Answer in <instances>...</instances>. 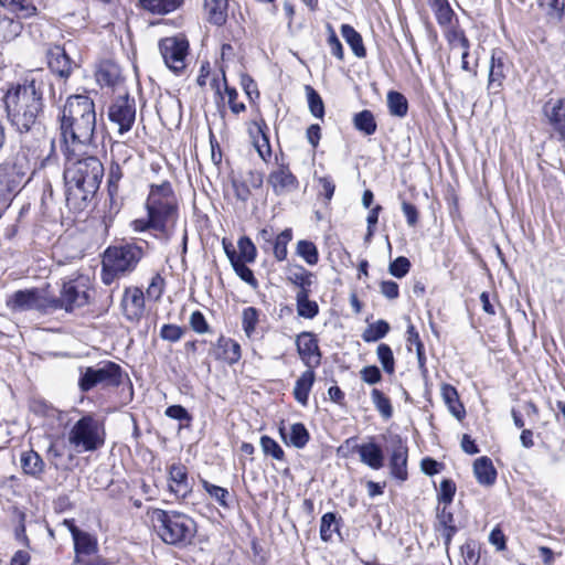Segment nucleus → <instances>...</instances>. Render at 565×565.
I'll return each mask as SVG.
<instances>
[{
  "mask_svg": "<svg viewBox=\"0 0 565 565\" xmlns=\"http://www.w3.org/2000/svg\"><path fill=\"white\" fill-rule=\"evenodd\" d=\"M64 153L75 154L92 145L96 130V109L86 95L70 96L60 116Z\"/></svg>",
  "mask_w": 565,
  "mask_h": 565,
  "instance_id": "obj_1",
  "label": "nucleus"
},
{
  "mask_svg": "<svg viewBox=\"0 0 565 565\" xmlns=\"http://www.w3.org/2000/svg\"><path fill=\"white\" fill-rule=\"evenodd\" d=\"M42 88L36 79H25L9 89L4 96L8 118L20 134L32 132L38 126L42 113Z\"/></svg>",
  "mask_w": 565,
  "mask_h": 565,
  "instance_id": "obj_2",
  "label": "nucleus"
},
{
  "mask_svg": "<svg viewBox=\"0 0 565 565\" xmlns=\"http://www.w3.org/2000/svg\"><path fill=\"white\" fill-rule=\"evenodd\" d=\"M81 152L65 153L66 166L63 177L68 201L90 200L99 189L104 177V166L100 160L94 156L81 158Z\"/></svg>",
  "mask_w": 565,
  "mask_h": 565,
  "instance_id": "obj_3",
  "label": "nucleus"
},
{
  "mask_svg": "<svg viewBox=\"0 0 565 565\" xmlns=\"http://www.w3.org/2000/svg\"><path fill=\"white\" fill-rule=\"evenodd\" d=\"M149 518L156 533L166 544H185L196 533L193 519L181 512L153 509L149 512Z\"/></svg>",
  "mask_w": 565,
  "mask_h": 565,
  "instance_id": "obj_4",
  "label": "nucleus"
},
{
  "mask_svg": "<svg viewBox=\"0 0 565 565\" xmlns=\"http://www.w3.org/2000/svg\"><path fill=\"white\" fill-rule=\"evenodd\" d=\"M148 216L154 217V224H163L167 228L178 218L179 203L175 192L169 181L152 183L146 200Z\"/></svg>",
  "mask_w": 565,
  "mask_h": 565,
  "instance_id": "obj_5",
  "label": "nucleus"
},
{
  "mask_svg": "<svg viewBox=\"0 0 565 565\" xmlns=\"http://www.w3.org/2000/svg\"><path fill=\"white\" fill-rule=\"evenodd\" d=\"M67 439L78 452L95 451L105 443L104 424L90 414L84 415L72 426Z\"/></svg>",
  "mask_w": 565,
  "mask_h": 565,
  "instance_id": "obj_6",
  "label": "nucleus"
},
{
  "mask_svg": "<svg viewBox=\"0 0 565 565\" xmlns=\"http://www.w3.org/2000/svg\"><path fill=\"white\" fill-rule=\"evenodd\" d=\"M143 256V247L136 243L109 246L104 253L108 267L114 271H121V275L132 273Z\"/></svg>",
  "mask_w": 565,
  "mask_h": 565,
  "instance_id": "obj_7",
  "label": "nucleus"
},
{
  "mask_svg": "<svg viewBox=\"0 0 565 565\" xmlns=\"http://www.w3.org/2000/svg\"><path fill=\"white\" fill-rule=\"evenodd\" d=\"M53 296L42 289L18 290L7 299V306L15 312L36 310L43 313L54 311Z\"/></svg>",
  "mask_w": 565,
  "mask_h": 565,
  "instance_id": "obj_8",
  "label": "nucleus"
},
{
  "mask_svg": "<svg viewBox=\"0 0 565 565\" xmlns=\"http://www.w3.org/2000/svg\"><path fill=\"white\" fill-rule=\"evenodd\" d=\"M164 65L177 76L184 73L188 65L190 44L186 38H161L158 44Z\"/></svg>",
  "mask_w": 565,
  "mask_h": 565,
  "instance_id": "obj_9",
  "label": "nucleus"
},
{
  "mask_svg": "<svg viewBox=\"0 0 565 565\" xmlns=\"http://www.w3.org/2000/svg\"><path fill=\"white\" fill-rule=\"evenodd\" d=\"M53 309H64L73 311L75 308L84 307L88 303V278L78 276L74 279L64 281L60 297L53 296Z\"/></svg>",
  "mask_w": 565,
  "mask_h": 565,
  "instance_id": "obj_10",
  "label": "nucleus"
},
{
  "mask_svg": "<svg viewBox=\"0 0 565 565\" xmlns=\"http://www.w3.org/2000/svg\"><path fill=\"white\" fill-rule=\"evenodd\" d=\"M108 117L118 125L120 134L129 131L136 118L135 99L128 94L116 97L109 106Z\"/></svg>",
  "mask_w": 565,
  "mask_h": 565,
  "instance_id": "obj_11",
  "label": "nucleus"
},
{
  "mask_svg": "<svg viewBox=\"0 0 565 565\" xmlns=\"http://www.w3.org/2000/svg\"><path fill=\"white\" fill-rule=\"evenodd\" d=\"M428 3L445 35H465V30L458 24V19L450 8L448 0H428Z\"/></svg>",
  "mask_w": 565,
  "mask_h": 565,
  "instance_id": "obj_12",
  "label": "nucleus"
},
{
  "mask_svg": "<svg viewBox=\"0 0 565 565\" xmlns=\"http://www.w3.org/2000/svg\"><path fill=\"white\" fill-rule=\"evenodd\" d=\"M296 345L301 361L310 369L320 364L321 353L318 339L312 332L303 331L297 335Z\"/></svg>",
  "mask_w": 565,
  "mask_h": 565,
  "instance_id": "obj_13",
  "label": "nucleus"
},
{
  "mask_svg": "<svg viewBox=\"0 0 565 565\" xmlns=\"http://www.w3.org/2000/svg\"><path fill=\"white\" fill-rule=\"evenodd\" d=\"M408 447L399 436L393 439V449L390 457V468L393 478L398 481L407 480Z\"/></svg>",
  "mask_w": 565,
  "mask_h": 565,
  "instance_id": "obj_14",
  "label": "nucleus"
},
{
  "mask_svg": "<svg viewBox=\"0 0 565 565\" xmlns=\"http://www.w3.org/2000/svg\"><path fill=\"white\" fill-rule=\"evenodd\" d=\"M353 451L360 457V461L373 470L384 467V451L382 447L370 437L367 443L353 446Z\"/></svg>",
  "mask_w": 565,
  "mask_h": 565,
  "instance_id": "obj_15",
  "label": "nucleus"
},
{
  "mask_svg": "<svg viewBox=\"0 0 565 565\" xmlns=\"http://www.w3.org/2000/svg\"><path fill=\"white\" fill-rule=\"evenodd\" d=\"M121 307L125 317L130 321H138L145 311V296L140 288H126Z\"/></svg>",
  "mask_w": 565,
  "mask_h": 565,
  "instance_id": "obj_16",
  "label": "nucleus"
},
{
  "mask_svg": "<svg viewBox=\"0 0 565 565\" xmlns=\"http://www.w3.org/2000/svg\"><path fill=\"white\" fill-rule=\"evenodd\" d=\"M168 473L170 491L178 498H185L192 490L186 467L182 463H172Z\"/></svg>",
  "mask_w": 565,
  "mask_h": 565,
  "instance_id": "obj_17",
  "label": "nucleus"
},
{
  "mask_svg": "<svg viewBox=\"0 0 565 565\" xmlns=\"http://www.w3.org/2000/svg\"><path fill=\"white\" fill-rule=\"evenodd\" d=\"M268 183L278 195L291 192L298 186L296 177L285 166H280L269 174Z\"/></svg>",
  "mask_w": 565,
  "mask_h": 565,
  "instance_id": "obj_18",
  "label": "nucleus"
},
{
  "mask_svg": "<svg viewBox=\"0 0 565 565\" xmlns=\"http://www.w3.org/2000/svg\"><path fill=\"white\" fill-rule=\"evenodd\" d=\"M212 352L215 359L230 365L237 363L242 356L241 345L235 340L223 335L217 339Z\"/></svg>",
  "mask_w": 565,
  "mask_h": 565,
  "instance_id": "obj_19",
  "label": "nucleus"
},
{
  "mask_svg": "<svg viewBox=\"0 0 565 565\" xmlns=\"http://www.w3.org/2000/svg\"><path fill=\"white\" fill-rule=\"evenodd\" d=\"M95 77L100 86L107 87H115L122 81L120 67L111 60H103L97 64Z\"/></svg>",
  "mask_w": 565,
  "mask_h": 565,
  "instance_id": "obj_20",
  "label": "nucleus"
},
{
  "mask_svg": "<svg viewBox=\"0 0 565 565\" xmlns=\"http://www.w3.org/2000/svg\"><path fill=\"white\" fill-rule=\"evenodd\" d=\"M543 110L551 126L565 141V98L550 100L544 105Z\"/></svg>",
  "mask_w": 565,
  "mask_h": 565,
  "instance_id": "obj_21",
  "label": "nucleus"
},
{
  "mask_svg": "<svg viewBox=\"0 0 565 565\" xmlns=\"http://www.w3.org/2000/svg\"><path fill=\"white\" fill-rule=\"evenodd\" d=\"M20 465L24 475L40 480L45 470V462L33 449L22 451Z\"/></svg>",
  "mask_w": 565,
  "mask_h": 565,
  "instance_id": "obj_22",
  "label": "nucleus"
},
{
  "mask_svg": "<svg viewBox=\"0 0 565 565\" xmlns=\"http://www.w3.org/2000/svg\"><path fill=\"white\" fill-rule=\"evenodd\" d=\"M104 386H118L121 383V367L115 362H104L94 367V373Z\"/></svg>",
  "mask_w": 565,
  "mask_h": 565,
  "instance_id": "obj_23",
  "label": "nucleus"
},
{
  "mask_svg": "<svg viewBox=\"0 0 565 565\" xmlns=\"http://www.w3.org/2000/svg\"><path fill=\"white\" fill-rule=\"evenodd\" d=\"M279 433L285 444L291 445L298 449L303 448L310 439L308 429L301 423L292 424L289 431H286L284 427H280Z\"/></svg>",
  "mask_w": 565,
  "mask_h": 565,
  "instance_id": "obj_24",
  "label": "nucleus"
},
{
  "mask_svg": "<svg viewBox=\"0 0 565 565\" xmlns=\"http://www.w3.org/2000/svg\"><path fill=\"white\" fill-rule=\"evenodd\" d=\"M473 473L482 486H492L497 479V470L488 457H480L473 463Z\"/></svg>",
  "mask_w": 565,
  "mask_h": 565,
  "instance_id": "obj_25",
  "label": "nucleus"
},
{
  "mask_svg": "<svg viewBox=\"0 0 565 565\" xmlns=\"http://www.w3.org/2000/svg\"><path fill=\"white\" fill-rule=\"evenodd\" d=\"M315 382V372L313 369H308L305 371L300 377L296 381L294 387V396L295 399L300 403L302 406L308 404L309 393Z\"/></svg>",
  "mask_w": 565,
  "mask_h": 565,
  "instance_id": "obj_26",
  "label": "nucleus"
},
{
  "mask_svg": "<svg viewBox=\"0 0 565 565\" xmlns=\"http://www.w3.org/2000/svg\"><path fill=\"white\" fill-rule=\"evenodd\" d=\"M438 530L445 539V545L448 546L452 536L457 532L452 513L448 510V505L438 508L437 511Z\"/></svg>",
  "mask_w": 565,
  "mask_h": 565,
  "instance_id": "obj_27",
  "label": "nucleus"
},
{
  "mask_svg": "<svg viewBox=\"0 0 565 565\" xmlns=\"http://www.w3.org/2000/svg\"><path fill=\"white\" fill-rule=\"evenodd\" d=\"M66 523L70 525V531L74 540L76 553L85 555L93 554L96 551V542L94 539L89 534L79 531L70 521H66Z\"/></svg>",
  "mask_w": 565,
  "mask_h": 565,
  "instance_id": "obj_28",
  "label": "nucleus"
},
{
  "mask_svg": "<svg viewBox=\"0 0 565 565\" xmlns=\"http://www.w3.org/2000/svg\"><path fill=\"white\" fill-rule=\"evenodd\" d=\"M440 391L443 399L447 405L449 412L456 418L461 419L465 416L466 412L463 405L459 399V394L457 390L450 384H443Z\"/></svg>",
  "mask_w": 565,
  "mask_h": 565,
  "instance_id": "obj_29",
  "label": "nucleus"
},
{
  "mask_svg": "<svg viewBox=\"0 0 565 565\" xmlns=\"http://www.w3.org/2000/svg\"><path fill=\"white\" fill-rule=\"evenodd\" d=\"M228 0H205V10L210 22L222 25L227 19Z\"/></svg>",
  "mask_w": 565,
  "mask_h": 565,
  "instance_id": "obj_30",
  "label": "nucleus"
},
{
  "mask_svg": "<svg viewBox=\"0 0 565 565\" xmlns=\"http://www.w3.org/2000/svg\"><path fill=\"white\" fill-rule=\"evenodd\" d=\"M548 22L559 23L565 14V0H537Z\"/></svg>",
  "mask_w": 565,
  "mask_h": 565,
  "instance_id": "obj_31",
  "label": "nucleus"
},
{
  "mask_svg": "<svg viewBox=\"0 0 565 565\" xmlns=\"http://www.w3.org/2000/svg\"><path fill=\"white\" fill-rule=\"evenodd\" d=\"M504 64L501 58H495L494 54L491 58V66L489 71L488 89L494 94L499 93L503 85Z\"/></svg>",
  "mask_w": 565,
  "mask_h": 565,
  "instance_id": "obj_32",
  "label": "nucleus"
},
{
  "mask_svg": "<svg viewBox=\"0 0 565 565\" xmlns=\"http://www.w3.org/2000/svg\"><path fill=\"white\" fill-rule=\"evenodd\" d=\"M297 312L306 319L315 318L319 312V306L316 301L309 300V290H299L296 295Z\"/></svg>",
  "mask_w": 565,
  "mask_h": 565,
  "instance_id": "obj_33",
  "label": "nucleus"
},
{
  "mask_svg": "<svg viewBox=\"0 0 565 565\" xmlns=\"http://www.w3.org/2000/svg\"><path fill=\"white\" fill-rule=\"evenodd\" d=\"M184 0H140L143 9L159 14L172 12L181 7Z\"/></svg>",
  "mask_w": 565,
  "mask_h": 565,
  "instance_id": "obj_34",
  "label": "nucleus"
},
{
  "mask_svg": "<svg viewBox=\"0 0 565 565\" xmlns=\"http://www.w3.org/2000/svg\"><path fill=\"white\" fill-rule=\"evenodd\" d=\"M49 64L54 72L63 77H67L71 73V60L60 47H56L55 52H51Z\"/></svg>",
  "mask_w": 565,
  "mask_h": 565,
  "instance_id": "obj_35",
  "label": "nucleus"
},
{
  "mask_svg": "<svg viewBox=\"0 0 565 565\" xmlns=\"http://www.w3.org/2000/svg\"><path fill=\"white\" fill-rule=\"evenodd\" d=\"M353 125L356 130L366 136L373 135L376 131L377 125L371 110H362L354 115Z\"/></svg>",
  "mask_w": 565,
  "mask_h": 565,
  "instance_id": "obj_36",
  "label": "nucleus"
},
{
  "mask_svg": "<svg viewBox=\"0 0 565 565\" xmlns=\"http://www.w3.org/2000/svg\"><path fill=\"white\" fill-rule=\"evenodd\" d=\"M387 106L390 114L397 117H405L408 110V103L405 96L398 92L387 94Z\"/></svg>",
  "mask_w": 565,
  "mask_h": 565,
  "instance_id": "obj_37",
  "label": "nucleus"
},
{
  "mask_svg": "<svg viewBox=\"0 0 565 565\" xmlns=\"http://www.w3.org/2000/svg\"><path fill=\"white\" fill-rule=\"evenodd\" d=\"M390 331V324L385 320H377L367 326L362 333V339L370 343L384 338Z\"/></svg>",
  "mask_w": 565,
  "mask_h": 565,
  "instance_id": "obj_38",
  "label": "nucleus"
},
{
  "mask_svg": "<svg viewBox=\"0 0 565 565\" xmlns=\"http://www.w3.org/2000/svg\"><path fill=\"white\" fill-rule=\"evenodd\" d=\"M6 177H8V180L6 181V191L8 193H12L21 185L24 177L26 175V170L23 164H14L10 168H6Z\"/></svg>",
  "mask_w": 565,
  "mask_h": 565,
  "instance_id": "obj_39",
  "label": "nucleus"
},
{
  "mask_svg": "<svg viewBox=\"0 0 565 565\" xmlns=\"http://www.w3.org/2000/svg\"><path fill=\"white\" fill-rule=\"evenodd\" d=\"M372 402L384 419H390L393 416V407L388 397L377 388H373L371 392Z\"/></svg>",
  "mask_w": 565,
  "mask_h": 565,
  "instance_id": "obj_40",
  "label": "nucleus"
},
{
  "mask_svg": "<svg viewBox=\"0 0 565 565\" xmlns=\"http://www.w3.org/2000/svg\"><path fill=\"white\" fill-rule=\"evenodd\" d=\"M257 126H258L259 137L257 139H255V141H254L255 148H256L259 157L264 161H267L271 156V148H270L269 139L265 131V130H267V125L265 124L264 120H262Z\"/></svg>",
  "mask_w": 565,
  "mask_h": 565,
  "instance_id": "obj_41",
  "label": "nucleus"
},
{
  "mask_svg": "<svg viewBox=\"0 0 565 565\" xmlns=\"http://www.w3.org/2000/svg\"><path fill=\"white\" fill-rule=\"evenodd\" d=\"M258 310L254 307H247L242 312V327L248 339H253L258 323Z\"/></svg>",
  "mask_w": 565,
  "mask_h": 565,
  "instance_id": "obj_42",
  "label": "nucleus"
},
{
  "mask_svg": "<svg viewBox=\"0 0 565 565\" xmlns=\"http://www.w3.org/2000/svg\"><path fill=\"white\" fill-rule=\"evenodd\" d=\"M312 273L306 270L302 266H297L290 270L288 279L299 287V290H308V287L312 285Z\"/></svg>",
  "mask_w": 565,
  "mask_h": 565,
  "instance_id": "obj_43",
  "label": "nucleus"
},
{
  "mask_svg": "<svg viewBox=\"0 0 565 565\" xmlns=\"http://www.w3.org/2000/svg\"><path fill=\"white\" fill-rule=\"evenodd\" d=\"M376 355L385 373L392 375L395 372V360L393 351L386 343L377 345Z\"/></svg>",
  "mask_w": 565,
  "mask_h": 565,
  "instance_id": "obj_44",
  "label": "nucleus"
},
{
  "mask_svg": "<svg viewBox=\"0 0 565 565\" xmlns=\"http://www.w3.org/2000/svg\"><path fill=\"white\" fill-rule=\"evenodd\" d=\"M297 254L305 259L308 265H316L319 260L317 246L306 239H301L297 244Z\"/></svg>",
  "mask_w": 565,
  "mask_h": 565,
  "instance_id": "obj_45",
  "label": "nucleus"
},
{
  "mask_svg": "<svg viewBox=\"0 0 565 565\" xmlns=\"http://www.w3.org/2000/svg\"><path fill=\"white\" fill-rule=\"evenodd\" d=\"M292 239V232L290 228L284 230L277 235L274 242V255L278 262H282L287 257V245Z\"/></svg>",
  "mask_w": 565,
  "mask_h": 565,
  "instance_id": "obj_46",
  "label": "nucleus"
},
{
  "mask_svg": "<svg viewBox=\"0 0 565 565\" xmlns=\"http://www.w3.org/2000/svg\"><path fill=\"white\" fill-rule=\"evenodd\" d=\"M335 532H338L335 514L332 512L323 514L320 522L321 540L324 542L330 541Z\"/></svg>",
  "mask_w": 565,
  "mask_h": 565,
  "instance_id": "obj_47",
  "label": "nucleus"
},
{
  "mask_svg": "<svg viewBox=\"0 0 565 565\" xmlns=\"http://www.w3.org/2000/svg\"><path fill=\"white\" fill-rule=\"evenodd\" d=\"M260 447L266 456H270L278 461L285 460V451L275 439L268 436H262Z\"/></svg>",
  "mask_w": 565,
  "mask_h": 565,
  "instance_id": "obj_48",
  "label": "nucleus"
},
{
  "mask_svg": "<svg viewBox=\"0 0 565 565\" xmlns=\"http://www.w3.org/2000/svg\"><path fill=\"white\" fill-rule=\"evenodd\" d=\"M203 489L213 498L220 505L227 508V498L228 491L227 489L213 484L206 480L201 481Z\"/></svg>",
  "mask_w": 565,
  "mask_h": 565,
  "instance_id": "obj_49",
  "label": "nucleus"
},
{
  "mask_svg": "<svg viewBox=\"0 0 565 565\" xmlns=\"http://www.w3.org/2000/svg\"><path fill=\"white\" fill-rule=\"evenodd\" d=\"M239 255L237 256L241 262L253 263L256 258L257 252L254 243L246 236L238 241Z\"/></svg>",
  "mask_w": 565,
  "mask_h": 565,
  "instance_id": "obj_50",
  "label": "nucleus"
},
{
  "mask_svg": "<svg viewBox=\"0 0 565 565\" xmlns=\"http://www.w3.org/2000/svg\"><path fill=\"white\" fill-rule=\"evenodd\" d=\"M309 109L317 118H322L324 115V105L320 95L311 87L306 86Z\"/></svg>",
  "mask_w": 565,
  "mask_h": 565,
  "instance_id": "obj_51",
  "label": "nucleus"
},
{
  "mask_svg": "<svg viewBox=\"0 0 565 565\" xmlns=\"http://www.w3.org/2000/svg\"><path fill=\"white\" fill-rule=\"evenodd\" d=\"M122 175L124 173L119 163L113 162L109 167L107 179L108 192L111 198H114L118 193V184Z\"/></svg>",
  "mask_w": 565,
  "mask_h": 565,
  "instance_id": "obj_52",
  "label": "nucleus"
},
{
  "mask_svg": "<svg viewBox=\"0 0 565 565\" xmlns=\"http://www.w3.org/2000/svg\"><path fill=\"white\" fill-rule=\"evenodd\" d=\"M94 373V367L88 366L81 370V376L78 380V387L83 393L89 392L96 385H99L97 377Z\"/></svg>",
  "mask_w": 565,
  "mask_h": 565,
  "instance_id": "obj_53",
  "label": "nucleus"
},
{
  "mask_svg": "<svg viewBox=\"0 0 565 565\" xmlns=\"http://www.w3.org/2000/svg\"><path fill=\"white\" fill-rule=\"evenodd\" d=\"M153 222H154V217L147 215V218H137V220L132 221L131 227L135 232H146L148 230H153L161 234L167 233L168 228L163 224L157 226Z\"/></svg>",
  "mask_w": 565,
  "mask_h": 565,
  "instance_id": "obj_54",
  "label": "nucleus"
},
{
  "mask_svg": "<svg viewBox=\"0 0 565 565\" xmlns=\"http://www.w3.org/2000/svg\"><path fill=\"white\" fill-rule=\"evenodd\" d=\"M456 493V484L450 479H444L440 482V490L438 494L439 503H443L444 505H449L455 497Z\"/></svg>",
  "mask_w": 565,
  "mask_h": 565,
  "instance_id": "obj_55",
  "label": "nucleus"
},
{
  "mask_svg": "<svg viewBox=\"0 0 565 565\" xmlns=\"http://www.w3.org/2000/svg\"><path fill=\"white\" fill-rule=\"evenodd\" d=\"M411 262L404 256L397 257L390 264L388 271L396 278H403L409 271Z\"/></svg>",
  "mask_w": 565,
  "mask_h": 565,
  "instance_id": "obj_56",
  "label": "nucleus"
},
{
  "mask_svg": "<svg viewBox=\"0 0 565 565\" xmlns=\"http://www.w3.org/2000/svg\"><path fill=\"white\" fill-rule=\"evenodd\" d=\"M184 334V329L177 324H163L160 329L161 339L169 342H178Z\"/></svg>",
  "mask_w": 565,
  "mask_h": 565,
  "instance_id": "obj_57",
  "label": "nucleus"
},
{
  "mask_svg": "<svg viewBox=\"0 0 565 565\" xmlns=\"http://www.w3.org/2000/svg\"><path fill=\"white\" fill-rule=\"evenodd\" d=\"M222 74H223L224 88H225V93H226V95L228 97V105H230L231 110L234 114H239V113L244 111L245 110V105L243 103H237L236 102V98L238 96L236 89L233 88V87H230L227 85L225 73L222 72Z\"/></svg>",
  "mask_w": 565,
  "mask_h": 565,
  "instance_id": "obj_58",
  "label": "nucleus"
},
{
  "mask_svg": "<svg viewBox=\"0 0 565 565\" xmlns=\"http://www.w3.org/2000/svg\"><path fill=\"white\" fill-rule=\"evenodd\" d=\"M233 268L236 275L245 282H247L252 287H257V280L254 277V274L250 268H248L244 262L241 259L233 264Z\"/></svg>",
  "mask_w": 565,
  "mask_h": 565,
  "instance_id": "obj_59",
  "label": "nucleus"
},
{
  "mask_svg": "<svg viewBox=\"0 0 565 565\" xmlns=\"http://www.w3.org/2000/svg\"><path fill=\"white\" fill-rule=\"evenodd\" d=\"M11 12L22 18H29L36 14V7L31 0H15Z\"/></svg>",
  "mask_w": 565,
  "mask_h": 565,
  "instance_id": "obj_60",
  "label": "nucleus"
},
{
  "mask_svg": "<svg viewBox=\"0 0 565 565\" xmlns=\"http://www.w3.org/2000/svg\"><path fill=\"white\" fill-rule=\"evenodd\" d=\"M190 326L193 331H195L196 333H200V334L206 333L210 330V327L205 320V317L199 310L192 312V315L190 317Z\"/></svg>",
  "mask_w": 565,
  "mask_h": 565,
  "instance_id": "obj_61",
  "label": "nucleus"
},
{
  "mask_svg": "<svg viewBox=\"0 0 565 565\" xmlns=\"http://www.w3.org/2000/svg\"><path fill=\"white\" fill-rule=\"evenodd\" d=\"M360 376L363 382H365L370 385L376 384V383L381 382V380H382L381 371L375 365L364 366L360 371Z\"/></svg>",
  "mask_w": 565,
  "mask_h": 565,
  "instance_id": "obj_62",
  "label": "nucleus"
},
{
  "mask_svg": "<svg viewBox=\"0 0 565 565\" xmlns=\"http://www.w3.org/2000/svg\"><path fill=\"white\" fill-rule=\"evenodd\" d=\"M461 553L466 565H477L479 562V552L475 543H466L461 547Z\"/></svg>",
  "mask_w": 565,
  "mask_h": 565,
  "instance_id": "obj_63",
  "label": "nucleus"
},
{
  "mask_svg": "<svg viewBox=\"0 0 565 565\" xmlns=\"http://www.w3.org/2000/svg\"><path fill=\"white\" fill-rule=\"evenodd\" d=\"M166 415L170 418L177 419V420H186L191 422L192 416L189 414V412L181 405H172L169 406L166 409Z\"/></svg>",
  "mask_w": 565,
  "mask_h": 565,
  "instance_id": "obj_64",
  "label": "nucleus"
}]
</instances>
